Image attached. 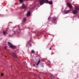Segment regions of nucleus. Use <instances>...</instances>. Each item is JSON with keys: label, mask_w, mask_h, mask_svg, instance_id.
I'll use <instances>...</instances> for the list:
<instances>
[{"label": "nucleus", "mask_w": 79, "mask_h": 79, "mask_svg": "<svg viewBox=\"0 0 79 79\" xmlns=\"http://www.w3.org/2000/svg\"><path fill=\"white\" fill-rule=\"evenodd\" d=\"M3 34H6V33L5 31H3Z\"/></svg>", "instance_id": "14"}, {"label": "nucleus", "mask_w": 79, "mask_h": 79, "mask_svg": "<svg viewBox=\"0 0 79 79\" xmlns=\"http://www.w3.org/2000/svg\"><path fill=\"white\" fill-rule=\"evenodd\" d=\"M19 1L20 2V3H23V0H19Z\"/></svg>", "instance_id": "15"}, {"label": "nucleus", "mask_w": 79, "mask_h": 79, "mask_svg": "<svg viewBox=\"0 0 79 79\" xmlns=\"http://www.w3.org/2000/svg\"><path fill=\"white\" fill-rule=\"evenodd\" d=\"M42 0H39L40 1H41Z\"/></svg>", "instance_id": "23"}, {"label": "nucleus", "mask_w": 79, "mask_h": 79, "mask_svg": "<svg viewBox=\"0 0 79 79\" xmlns=\"http://www.w3.org/2000/svg\"><path fill=\"white\" fill-rule=\"evenodd\" d=\"M5 49H6V47H5L4 48Z\"/></svg>", "instance_id": "20"}, {"label": "nucleus", "mask_w": 79, "mask_h": 79, "mask_svg": "<svg viewBox=\"0 0 79 79\" xmlns=\"http://www.w3.org/2000/svg\"><path fill=\"white\" fill-rule=\"evenodd\" d=\"M44 3H45V0H42L40 2V4L41 5H43Z\"/></svg>", "instance_id": "4"}, {"label": "nucleus", "mask_w": 79, "mask_h": 79, "mask_svg": "<svg viewBox=\"0 0 79 79\" xmlns=\"http://www.w3.org/2000/svg\"><path fill=\"white\" fill-rule=\"evenodd\" d=\"M27 16H30V11H28L27 14Z\"/></svg>", "instance_id": "9"}, {"label": "nucleus", "mask_w": 79, "mask_h": 79, "mask_svg": "<svg viewBox=\"0 0 79 79\" xmlns=\"http://www.w3.org/2000/svg\"><path fill=\"white\" fill-rule=\"evenodd\" d=\"M1 76H3V73H2L1 74Z\"/></svg>", "instance_id": "18"}, {"label": "nucleus", "mask_w": 79, "mask_h": 79, "mask_svg": "<svg viewBox=\"0 0 79 79\" xmlns=\"http://www.w3.org/2000/svg\"><path fill=\"white\" fill-rule=\"evenodd\" d=\"M71 11V10H64V14H67V13H69V12H70V11Z\"/></svg>", "instance_id": "3"}, {"label": "nucleus", "mask_w": 79, "mask_h": 79, "mask_svg": "<svg viewBox=\"0 0 79 79\" xmlns=\"http://www.w3.org/2000/svg\"><path fill=\"white\" fill-rule=\"evenodd\" d=\"M50 19H51V17H49L48 18V20H50Z\"/></svg>", "instance_id": "16"}, {"label": "nucleus", "mask_w": 79, "mask_h": 79, "mask_svg": "<svg viewBox=\"0 0 79 79\" xmlns=\"http://www.w3.org/2000/svg\"><path fill=\"white\" fill-rule=\"evenodd\" d=\"M27 7L26 6H24V4H22V8H26Z\"/></svg>", "instance_id": "8"}, {"label": "nucleus", "mask_w": 79, "mask_h": 79, "mask_svg": "<svg viewBox=\"0 0 79 79\" xmlns=\"http://www.w3.org/2000/svg\"><path fill=\"white\" fill-rule=\"evenodd\" d=\"M33 66H35V64H34L33 65Z\"/></svg>", "instance_id": "22"}, {"label": "nucleus", "mask_w": 79, "mask_h": 79, "mask_svg": "<svg viewBox=\"0 0 79 79\" xmlns=\"http://www.w3.org/2000/svg\"><path fill=\"white\" fill-rule=\"evenodd\" d=\"M8 45L11 48H15V47L14 46H13L12 44L11 43L8 42Z\"/></svg>", "instance_id": "1"}, {"label": "nucleus", "mask_w": 79, "mask_h": 79, "mask_svg": "<svg viewBox=\"0 0 79 79\" xmlns=\"http://www.w3.org/2000/svg\"><path fill=\"white\" fill-rule=\"evenodd\" d=\"M40 60H39L38 62L36 64V65L38 66V65H39V64L40 63Z\"/></svg>", "instance_id": "10"}, {"label": "nucleus", "mask_w": 79, "mask_h": 79, "mask_svg": "<svg viewBox=\"0 0 79 79\" xmlns=\"http://www.w3.org/2000/svg\"><path fill=\"white\" fill-rule=\"evenodd\" d=\"M31 53H35V52L34 51V50H32L31 51Z\"/></svg>", "instance_id": "13"}, {"label": "nucleus", "mask_w": 79, "mask_h": 79, "mask_svg": "<svg viewBox=\"0 0 79 79\" xmlns=\"http://www.w3.org/2000/svg\"><path fill=\"white\" fill-rule=\"evenodd\" d=\"M12 55L13 56H14V57H15V58H17V55H16V54H15V53L12 52Z\"/></svg>", "instance_id": "5"}, {"label": "nucleus", "mask_w": 79, "mask_h": 79, "mask_svg": "<svg viewBox=\"0 0 79 79\" xmlns=\"http://www.w3.org/2000/svg\"><path fill=\"white\" fill-rule=\"evenodd\" d=\"M51 49H52V48H50V49H49V50H51Z\"/></svg>", "instance_id": "21"}, {"label": "nucleus", "mask_w": 79, "mask_h": 79, "mask_svg": "<svg viewBox=\"0 0 79 79\" xmlns=\"http://www.w3.org/2000/svg\"><path fill=\"white\" fill-rule=\"evenodd\" d=\"M29 46H31V44H30Z\"/></svg>", "instance_id": "19"}, {"label": "nucleus", "mask_w": 79, "mask_h": 79, "mask_svg": "<svg viewBox=\"0 0 79 79\" xmlns=\"http://www.w3.org/2000/svg\"><path fill=\"white\" fill-rule=\"evenodd\" d=\"M56 19V17H53L52 18V20L53 21H55Z\"/></svg>", "instance_id": "12"}, {"label": "nucleus", "mask_w": 79, "mask_h": 79, "mask_svg": "<svg viewBox=\"0 0 79 79\" xmlns=\"http://www.w3.org/2000/svg\"><path fill=\"white\" fill-rule=\"evenodd\" d=\"M45 3H49V5H52L53 4V2L52 1H45Z\"/></svg>", "instance_id": "2"}, {"label": "nucleus", "mask_w": 79, "mask_h": 79, "mask_svg": "<svg viewBox=\"0 0 79 79\" xmlns=\"http://www.w3.org/2000/svg\"><path fill=\"white\" fill-rule=\"evenodd\" d=\"M72 13L74 15H75L77 13V10H74L73 11Z\"/></svg>", "instance_id": "7"}, {"label": "nucleus", "mask_w": 79, "mask_h": 79, "mask_svg": "<svg viewBox=\"0 0 79 79\" xmlns=\"http://www.w3.org/2000/svg\"><path fill=\"white\" fill-rule=\"evenodd\" d=\"M23 21H26V18H24L23 19Z\"/></svg>", "instance_id": "17"}, {"label": "nucleus", "mask_w": 79, "mask_h": 79, "mask_svg": "<svg viewBox=\"0 0 79 79\" xmlns=\"http://www.w3.org/2000/svg\"><path fill=\"white\" fill-rule=\"evenodd\" d=\"M67 5L68 6L69 8H72V6L71 5V4H70V3H67Z\"/></svg>", "instance_id": "6"}, {"label": "nucleus", "mask_w": 79, "mask_h": 79, "mask_svg": "<svg viewBox=\"0 0 79 79\" xmlns=\"http://www.w3.org/2000/svg\"><path fill=\"white\" fill-rule=\"evenodd\" d=\"M74 8H75V10H77V11H78L79 10V9H78L77 7L76 6H75Z\"/></svg>", "instance_id": "11"}]
</instances>
